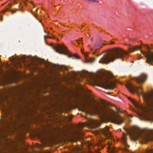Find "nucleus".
Wrapping results in <instances>:
<instances>
[{"instance_id": "obj_13", "label": "nucleus", "mask_w": 153, "mask_h": 153, "mask_svg": "<svg viewBox=\"0 0 153 153\" xmlns=\"http://www.w3.org/2000/svg\"><path fill=\"white\" fill-rule=\"evenodd\" d=\"M93 125H95L97 126H99L100 124H99V122L97 120H95L90 121L88 123H85L83 124L82 126H88Z\"/></svg>"}, {"instance_id": "obj_47", "label": "nucleus", "mask_w": 153, "mask_h": 153, "mask_svg": "<svg viewBox=\"0 0 153 153\" xmlns=\"http://www.w3.org/2000/svg\"><path fill=\"white\" fill-rule=\"evenodd\" d=\"M140 59V58H138V59Z\"/></svg>"}, {"instance_id": "obj_33", "label": "nucleus", "mask_w": 153, "mask_h": 153, "mask_svg": "<svg viewBox=\"0 0 153 153\" xmlns=\"http://www.w3.org/2000/svg\"><path fill=\"white\" fill-rule=\"evenodd\" d=\"M9 5L10 7L11 6V4H9Z\"/></svg>"}, {"instance_id": "obj_30", "label": "nucleus", "mask_w": 153, "mask_h": 153, "mask_svg": "<svg viewBox=\"0 0 153 153\" xmlns=\"http://www.w3.org/2000/svg\"><path fill=\"white\" fill-rule=\"evenodd\" d=\"M71 43L72 44H73V42H74V41H71Z\"/></svg>"}, {"instance_id": "obj_4", "label": "nucleus", "mask_w": 153, "mask_h": 153, "mask_svg": "<svg viewBox=\"0 0 153 153\" xmlns=\"http://www.w3.org/2000/svg\"><path fill=\"white\" fill-rule=\"evenodd\" d=\"M54 48L56 52L60 54L66 55L69 57H73L76 59L79 58V56L77 55L71 54L64 45L57 44L54 46Z\"/></svg>"}, {"instance_id": "obj_43", "label": "nucleus", "mask_w": 153, "mask_h": 153, "mask_svg": "<svg viewBox=\"0 0 153 153\" xmlns=\"http://www.w3.org/2000/svg\"><path fill=\"white\" fill-rule=\"evenodd\" d=\"M88 1H91L92 0H89Z\"/></svg>"}, {"instance_id": "obj_36", "label": "nucleus", "mask_w": 153, "mask_h": 153, "mask_svg": "<svg viewBox=\"0 0 153 153\" xmlns=\"http://www.w3.org/2000/svg\"><path fill=\"white\" fill-rule=\"evenodd\" d=\"M92 40H93V39H92V38H91V41H92Z\"/></svg>"}, {"instance_id": "obj_9", "label": "nucleus", "mask_w": 153, "mask_h": 153, "mask_svg": "<svg viewBox=\"0 0 153 153\" xmlns=\"http://www.w3.org/2000/svg\"><path fill=\"white\" fill-rule=\"evenodd\" d=\"M126 87L131 92H136L140 94L139 91H142L143 88L141 87H135L131 83L128 82L126 85Z\"/></svg>"}, {"instance_id": "obj_24", "label": "nucleus", "mask_w": 153, "mask_h": 153, "mask_svg": "<svg viewBox=\"0 0 153 153\" xmlns=\"http://www.w3.org/2000/svg\"><path fill=\"white\" fill-rule=\"evenodd\" d=\"M42 147V146H39V145H38V146H37V147L38 148H39V149H41V147Z\"/></svg>"}, {"instance_id": "obj_34", "label": "nucleus", "mask_w": 153, "mask_h": 153, "mask_svg": "<svg viewBox=\"0 0 153 153\" xmlns=\"http://www.w3.org/2000/svg\"><path fill=\"white\" fill-rule=\"evenodd\" d=\"M14 2L16 4L17 3V2L16 1H14Z\"/></svg>"}, {"instance_id": "obj_46", "label": "nucleus", "mask_w": 153, "mask_h": 153, "mask_svg": "<svg viewBox=\"0 0 153 153\" xmlns=\"http://www.w3.org/2000/svg\"><path fill=\"white\" fill-rule=\"evenodd\" d=\"M7 10H8V8H7Z\"/></svg>"}, {"instance_id": "obj_31", "label": "nucleus", "mask_w": 153, "mask_h": 153, "mask_svg": "<svg viewBox=\"0 0 153 153\" xmlns=\"http://www.w3.org/2000/svg\"><path fill=\"white\" fill-rule=\"evenodd\" d=\"M131 40H132V41H135V39H132Z\"/></svg>"}, {"instance_id": "obj_7", "label": "nucleus", "mask_w": 153, "mask_h": 153, "mask_svg": "<svg viewBox=\"0 0 153 153\" xmlns=\"http://www.w3.org/2000/svg\"><path fill=\"white\" fill-rule=\"evenodd\" d=\"M10 149L14 153H28L25 147L19 144H11Z\"/></svg>"}, {"instance_id": "obj_14", "label": "nucleus", "mask_w": 153, "mask_h": 153, "mask_svg": "<svg viewBox=\"0 0 153 153\" xmlns=\"http://www.w3.org/2000/svg\"><path fill=\"white\" fill-rule=\"evenodd\" d=\"M141 48L140 46H136L132 47V48H129V52H132L135 51L140 49Z\"/></svg>"}, {"instance_id": "obj_22", "label": "nucleus", "mask_w": 153, "mask_h": 153, "mask_svg": "<svg viewBox=\"0 0 153 153\" xmlns=\"http://www.w3.org/2000/svg\"><path fill=\"white\" fill-rule=\"evenodd\" d=\"M128 116L129 117H133V115H131V114H128Z\"/></svg>"}, {"instance_id": "obj_37", "label": "nucleus", "mask_w": 153, "mask_h": 153, "mask_svg": "<svg viewBox=\"0 0 153 153\" xmlns=\"http://www.w3.org/2000/svg\"><path fill=\"white\" fill-rule=\"evenodd\" d=\"M128 46H131L130 45H129V44H128Z\"/></svg>"}, {"instance_id": "obj_1", "label": "nucleus", "mask_w": 153, "mask_h": 153, "mask_svg": "<svg viewBox=\"0 0 153 153\" xmlns=\"http://www.w3.org/2000/svg\"><path fill=\"white\" fill-rule=\"evenodd\" d=\"M92 107H88L85 109L86 113L91 114L92 112L94 111L99 114H104L108 116L111 121L113 123L118 124H121L124 121V118L119 115H116V112L111 109L108 110L105 108L101 105L99 102L95 100L92 103Z\"/></svg>"}, {"instance_id": "obj_11", "label": "nucleus", "mask_w": 153, "mask_h": 153, "mask_svg": "<svg viewBox=\"0 0 153 153\" xmlns=\"http://www.w3.org/2000/svg\"><path fill=\"white\" fill-rule=\"evenodd\" d=\"M108 152L109 153H118V149L110 142L108 143Z\"/></svg>"}, {"instance_id": "obj_12", "label": "nucleus", "mask_w": 153, "mask_h": 153, "mask_svg": "<svg viewBox=\"0 0 153 153\" xmlns=\"http://www.w3.org/2000/svg\"><path fill=\"white\" fill-rule=\"evenodd\" d=\"M102 47L101 43L100 42L96 44L94 46L93 48H90L91 51L94 50V52L93 53V54L95 53V52H96L98 49H99Z\"/></svg>"}, {"instance_id": "obj_27", "label": "nucleus", "mask_w": 153, "mask_h": 153, "mask_svg": "<svg viewBox=\"0 0 153 153\" xmlns=\"http://www.w3.org/2000/svg\"><path fill=\"white\" fill-rule=\"evenodd\" d=\"M82 38H80V39L79 40V41L80 42V41H82Z\"/></svg>"}, {"instance_id": "obj_38", "label": "nucleus", "mask_w": 153, "mask_h": 153, "mask_svg": "<svg viewBox=\"0 0 153 153\" xmlns=\"http://www.w3.org/2000/svg\"><path fill=\"white\" fill-rule=\"evenodd\" d=\"M92 1L93 2H94V1H96L95 0H93Z\"/></svg>"}, {"instance_id": "obj_17", "label": "nucleus", "mask_w": 153, "mask_h": 153, "mask_svg": "<svg viewBox=\"0 0 153 153\" xmlns=\"http://www.w3.org/2000/svg\"><path fill=\"white\" fill-rule=\"evenodd\" d=\"M128 99L131 101V102L134 105H137V103L136 101L135 100L133 99H131L130 97H128Z\"/></svg>"}, {"instance_id": "obj_39", "label": "nucleus", "mask_w": 153, "mask_h": 153, "mask_svg": "<svg viewBox=\"0 0 153 153\" xmlns=\"http://www.w3.org/2000/svg\"><path fill=\"white\" fill-rule=\"evenodd\" d=\"M39 22H41V20H39Z\"/></svg>"}, {"instance_id": "obj_3", "label": "nucleus", "mask_w": 153, "mask_h": 153, "mask_svg": "<svg viewBox=\"0 0 153 153\" xmlns=\"http://www.w3.org/2000/svg\"><path fill=\"white\" fill-rule=\"evenodd\" d=\"M144 97L146 101L147 105L144 110V111L149 114L146 115L147 116L151 117L150 114H153V93H148L145 94Z\"/></svg>"}, {"instance_id": "obj_26", "label": "nucleus", "mask_w": 153, "mask_h": 153, "mask_svg": "<svg viewBox=\"0 0 153 153\" xmlns=\"http://www.w3.org/2000/svg\"><path fill=\"white\" fill-rule=\"evenodd\" d=\"M49 36H44V37L45 38V39L46 37H48Z\"/></svg>"}, {"instance_id": "obj_25", "label": "nucleus", "mask_w": 153, "mask_h": 153, "mask_svg": "<svg viewBox=\"0 0 153 153\" xmlns=\"http://www.w3.org/2000/svg\"><path fill=\"white\" fill-rule=\"evenodd\" d=\"M81 52H82V53H83V54L85 55V56H86V55L85 54L83 53V52L82 50V49H81Z\"/></svg>"}, {"instance_id": "obj_6", "label": "nucleus", "mask_w": 153, "mask_h": 153, "mask_svg": "<svg viewBox=\"0 0 153 153\" xmlns=\"http://www.w3.org/2000/svg\"><path fill=\"white\" fill-rule=\"evenodd\" d=\"M147 49L149 50L148 52H146L143 51H140L142 54L145 56L146 58V62L148 64H151L153 65V52L150 51V48L147 45H145Z\"/></svg>"}, {"instance_id": "obj_23", "label": "nucleus", "mask_w": 153, "mask_h": 153, "mask_svg": "<svg viewBox=\"0 0 153 153\" xmlns=\"http://www.w3.org/2000/svg\"><path fill=\"white\" fill-rule=\"evenodd\" d=\"M22 1H23L24 2V4L26 6H27V3L25 2V1H24V0H22Z\"/></svg>"}, {"instance_id": "obj_29", "label": "nucleus", "mask_w": 153, "mask_h": 153, "mask_svg": "<svg viewBox=\"0 0 153 153\" xmlns=\"http://www.w3.org/2000/svg\"><path fill=\"white\" fill-rule=\"evenodd\" d=\"M2 19V17L1 16V18H0V21H1Z\"/></svg>"}, {"instance_id": "obj_40", "label": "nucleus", "mask_w": 153, "mask_h": 153, "mask_svg": "<svg viewBox=\"0 0 153 153\" xmlns=\"http://www.w3.org/2000/svg\"><path fill=\"white\" fill-rule=\"evenodd\" d=\"M25 0V1H28V0Z\"/></svg>"}, {"instance_id": "obj_41", "label": "nucleus", "mask_w": 153, "mask_h": 153, "mask_svg": "<svg viewBox=\"0 0 153 153\" xmlns=\"http://www.w3.org/2000/svg\"><path fill=\"white\" fill-rule=\"evenodd\" d=\"M4 4H2V5H4Z\"/></svg>"}, {"instance_id": "obj_42", "label": "nucleus", "mask_w": 153, "mask_h": 153, "mask_svg": "<svg viewBox=\"0 0 153 153\" xmlns=\"http://www.w3.org/2000/svg\"><path fill=\"white\" fill-rule=\"evenodd\" d=\"M99 56V55H97V56Z\"/></svg>"}, {"instance_id": "obj_35", "label": "nucleus", "mask_w": 153, "mask_h": 153, "mask_svg": "<svg viewBox=\"0 0 153 153\" xmlns=\"http://www.w3.org/2000/svg\"><path fill=\"white\" fill-rule=\"evenodd\" d=\"M34 17H35V18L36 19H37V18L35 16H34Z\"/></svg>"}, {"instance_id": "obj_45", "label": "nucleus", "mask_w": 153, "mask_h": 153, "mask_svg": "<svg viewBox=\"0 0 153 153\" xmlns=\"http://www.w3.org/2000/svg\"><path fill=\"white\" fill-rule=\"evenodd\" d=\"M91 152V153H93V152Z\"/></svg>"}, {"instance_id": "obj_32", "label": "nucleus", "mask_w": 153, "mask_h": 153, "mask_svg": "<svg viewBox=\"0 0 153 153\" xmlns=\"http://www.w3.org/2000/svg\"><path fill=\"white\" fill-rule=\"evenodd\" d=\"M5 11H6V10H5L3 11H2V12L3 13H4L5 12Z\"/></svg>"}, {"instance_id": "obj_19", "label": "nucleus", "mask_w": 153, "mask_h": 153, "mask_svg": "<svg viewBox=\"0 0 153 153\" xmlns=\"http://www.w3.org/2000/svg\"><path fill=\"white\" fill-rule=\"evenodd\" d=\"M95 58H94L92 57L89 59V60L88 61V62H89L91 63L93 62Z\"/></svg>"}, {"instance_id": "obj_5", "label": "nucleus", "mask_w": 153, "mask_h": 153, "mask_svg": "<svg viewBox=\"0 0 153 153\" xmlns=\"http://www.w3.org/2000/svg\"><path fill=\"white\" fill-rule=\"evenodd\" d=\"M98 82L102 87L105 89H113L115 87L114 83L107 77L101 78L100 80H99Z\"/></svg>"}, {"instance_id": "obj_28", "label": "nucleus", "mask_w": 153, "mask_h": 153, "mask_svg": "<svg viewBox=\"0 0 153 153\" xmlns=\"http://www.w3.org/2000/svg\"><path fill=\"white\" fill-rule=\"evenodd\" d=\"M29 2L31 4H33V5H34V4H33V2L32 1H30Z\"/></svg>"}, {"instance_id": "obj_44", "label": "nucleus", "mask_w": 153, "mask_h": 153, "mask_svg": "<svg viewBox=\"0 0 153 153\" xmlns=\"http://www.w3.org/2000/svg\"><path fill=\"white\" fill-rule=\"evenodd\" d=\"M37 9H36V11H37Z\"/></svg>"}, {"instance_id": "obj_16", "label": "nucleus", "mask_w": 153, "mask_h": 153, "mask_svg": "<svg viewBox=\"0 0 153 153\" xmlns=\"http://www.w3.org/2000/svg\"><path fill=\"white\" fill-rule=\"evenodd\" d=\"M21 2H20L19 5V7L20 8V9H16L15 10H11V11L12 13H15L16 10H19L20 11H22V9L23 8V6H21Z\"/></svg>"}, {"instance_id": "obj_8", "label": "nucleus", "mask_w": 153, "mask_h": 153, "mask_svg": "<svg viewBox=\"0 0 153 153\" xmlns=\"http://www.w3.org/2000/svg\"><path fill=\"white\" fill-rule=\"evenodd\" d=\"M98 133L100 134H102L105 136L107 139H112V136L109 130L108 127H106L103 128L99 130Z\"/></svg>"}, {"instance_id": "obj_21", "label": "nucleus", "mask_w": 153, "mask_h": 153, "mask_svg": "<svg viewBox=\"0 0 153 153\" xmlns=\"http://www.w3.org/2000/svg\"><path fill=\"white\" fill-rule=\"evenodd\" d=\"M114 44V42L111 41L109 42L108 43L109 44Z\"/></svg>"}, {"instance_id": "obj_2", "label": "nucleus", "mask_w": 153, "mask_h": 153, "mask_svg": "<svg viewBox=\"0 0 153 153\" xmlns=\"http://www.w3.org/2000/svg\"><path fill=\"white\" fill-rule=\"evenodd\" d=\"M128 53L120 48H114L110 49L108 52L105 54L100 59L99 62L102 64H108L116 59H123L124 56L128 55Z\"/></svg>"}, {"instance_id": "obj_10", "label": "nucleus", "mask_w": 153, "mask_h": 153, "mask_svg": "<svg viewBox=\"0 0 153 153\" xmlns=\"http://www.w3.org/2000/svg\"><path fill=\"white\" fill-rule=\"evenodd\" d=\"M147 76L144 74H142L140 76L135 77V80L138 83H143L146 80Z\"/></svg>"}, {"instance_id": "obj_15", "label": "nucleus", "mask_w": 153, "mask_h": 153, "mask_svg": "<svg viewBox=\"0 0 153 153\" xmlns=\"http://www.w3.org/2000/svg\"><path fill=\"white\" fill-rule=\"evenodd\" d=\"M75 134H76L77 135V139H79L80 137V135L82 136L83 134L82 132L81 131V130L80 129H78L76 130L75 131Z\"/></svg>"}, {"instance_id": "obj_20", "label": "nucleus", "mask_w": 153, "mask_h": 153, "mask_svg": "<svg viewBox=\"0 0 153 153\" xmlns=\"http://www.w3.org/2000/svg\"><path fill=\"white\" fill-rule=\"evenodd\" d=\"M48 37L49 38H51V39H55V37L54 36H49Z\"/></svg>"}, {"instance_id": "obj_18", "label": "nucleus", "mask_w": 153, "mask_h": 153, "mask_svg": "<svg viewBox=\"0 0 153 153\" xmlns=\"http://www.w3.org/2000/svg\"><path fill=\"white\" fill-rule=\"evenodd\" d=\"M62 135L64 136H66L67 135V134L65 130H63L62 131Z\"/></svg>"}]
</instances>
